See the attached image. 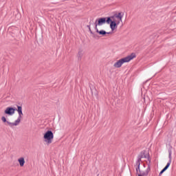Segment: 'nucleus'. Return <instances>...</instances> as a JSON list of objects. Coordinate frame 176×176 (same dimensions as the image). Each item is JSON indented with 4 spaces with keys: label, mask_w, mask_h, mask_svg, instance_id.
Instances as JSON below:
<instances>
[{
    "label": "nucleus",
    "mask_w": 176,
    "mask_h": 176,
    "mask_svg": "<svg viewBox=\"0 0 176 176\" xmlns=\"http://www.w3.org/2000/svg\"><path fill=\"white\" fill-rule=\"evenodd\" d=\"M169 159H170L169 162L167 163L164 168L160 173V175H162V174H163V173H164V171H166V170H167V168L170 167V164H171V153H169Z\"/></svg>",
    "instance_id": "0eeeda50"
},
{
    "label": "nucleus",
    "mask_w": 176,
    "mask_h": 176,
    "mask_svg": "<svg viewBox=\"0 0 176 176\" xmlns=\"http://www.w3.org/2000/svg\"><path fill=\"white\" fill-rule=\"evenodd\" d=\"M135 57V54L132 53L124 58L118 60L116 62L114 63L113 67L114 68H121L122 65H123L125 63H130L131 60H134Z\"/></svg>",
    "instance_id": "7ed1b4c3"
},
{
    "label": "nucleus",
    "mask_w": 176,
    "mask_h": 176,
    "mask_svg": "<svg viewBox=\"0 0 176 176\" xmlns=\"http://www.w3.org/2000/svg\"><path fill=\"white\" fill-rule=\"evenodd\" d=\"M54 140V133H53V131L47 130L43 134V141L45 145H50V144H53Z\"/></svg>",
    "instance_id": "20e7f679"
},
{
    "label": "nucleus",
    "mask_w": 176,
    "mask_h": 176,
    "mask_svg": "<svg viewBox=\"0 0 176 176\" xmlns=\"http://www.w3.org/2000/svg\"><path fill=\"white\" fill-rule=\"evenodd\" d=\"M15 112H16V108L14 107H7L4 111V113L6 115H8V116H10V117L13 116Z\"/></svg>",
    "instance_id": "39448f33"
},
{
    "label": "nucleus",
    "mask_w": 176,
    "mask_h": 176,
    "mask_svg": "<svg viewBox=\"0 0 176 176\" xmlns=\"http://www.w3.org/2000/svg\"><path fill=\"white\" fill-rule=\"evenodd\" d=\"M1 121L3 122V123H7L8 124V122H9V119L8 120H6V117H5L4 116H3L1 117Z\"/></svg>",
    "instance_id": "1a4fd4ad"
},
{
    "label": "nucleus",
    "mask_w": 176,
    "mask_h": 176,
    "mask_svg": "<svg viewBox=\"0 0 176 176\" xmlns=\"http://www.w3.org/2000/svg\"><path fill=\"white\" fill-rule=\"evenodd\" d=\"M136 171L138 173V176H146L148 175V173L150 171L149 168L146 169V171L144 172H141V170H140V164L138 165V168L136 169Z\"/></svg>",
    "instance_id": "423d86ee"
},
{
    "label": "nucleus",
    "mask_w": 176,
    "mask_h": 176,
    "mask_svg": "<svg viewBox=\"0 0 176 176\" xmlns=\"http://www.w3.org/2000/svg\"><path fill=\"white\" fill-rule=\"evenodd\" d=\"M124 12H120L113 16L100 18L96 21V31L100 36H108L116 31L118 25L122 23Z\"/></svg>",
    "instance_id": "f257e3e1"
},
{
    "label": "nucleus",
    "mask_w": 176,
    "mask_h": 176,
    "mask_svg": "<svg viewBox=\"0 0 176 176\" xmlns=\"http://www.w3.org/2000/svg\"><path fill=\"white\" fill-rule=\"evenodd\" d=\"M78 56H79V57H82V56H83V53L80 51V52H78Z\"/></svg>",
    "instance_id": "9d476101"
},
{
    "label": "nucleus",
    "mask_w": 176,
    "mask_h": 176,
    "mask_svg": "<svg viewBox=\"0 0 176 176\" xmlns=\"http://www.w3.org/2000/svg\"><path fill=\"white\" fill-rule=\"evenodd\" d=\"M18 163L21 167H24V164H25V159L24 157H20L18 158Z\"/></svg>",
    "instance_id": "6e6552de"
},
{
    "label": "nucleus",
    "mask_w": 176,
    "mask_h": 176,
    "mask_svg": "<svg viewBox=\"0 0 176 176\" xmlns=\"http://www.w3.org/2000/svg\"><path fill=\"white\" fill-rule=\"evenodd\" d=\"M18 116H12L9 118V121L8 122V126H19L20 124V122H21V118H23V108L21 106H18L17 109Z\"/></svg>",
    "instance_id": "f03ea898"
}]
</instances>
